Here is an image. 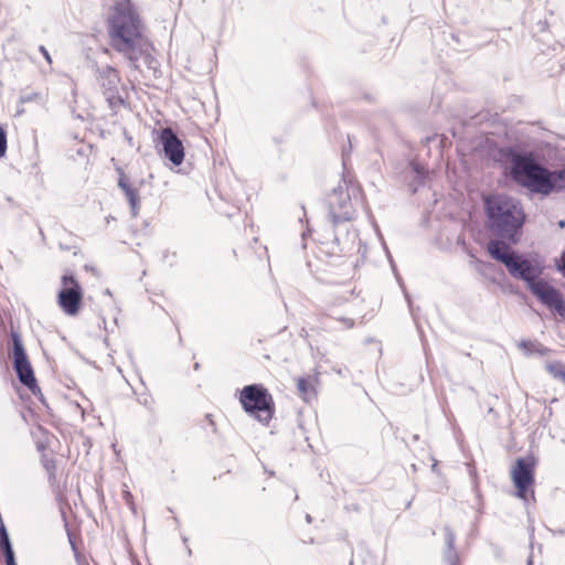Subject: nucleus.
<instances>
[{
	"label": "nucleus",
	"instance_id": "nucleus-1",
	"mask_svg": "<svg viewBox=\"0 0 565 565\" xmlns=\"http://www.w3.org/2000/svg\"><path fill=\"white\" fill-rule=\"evenodd\" d=\"M487 249L493 259L504 264L512 277L523 280L542 305L554 310L558 316L565 317L564 297L557 288L541 278L543 269L539 264L516 255L499 239H491Z\"/></svg>",
	"mask_w": 565,
	"mask_h": 565
},
{
	"label": "nucleus",
	"instance_id": "nucleus-2",
	"mask_svg": "<svg viewBox=\"0 0 565 565\" xmlns=\"http://www.w3.org/2000/svg\"><path fill=\"white\" fill-rule=\"evenodd\" d=\"M111 47L131 63H136L148 50V39L136 8L129 0L116 3L108 19Z\"/></svg>",
	"mask_w": 565,
	"mask_h": 565
},
{
	"label": "nucleus",
	"instance_id": "nucleus-3",
	"mask_svg": "<svg viewBox=\"0 0 565 565\" xmlns=\"http://www.w3.org/2000/svg\"><path fill=\"white\" fill-rule=\"evenodd\" d=\"M511 175L518 184L534 193L548 195L565 190V169L550 171L526 154H512Z\"/></svg>",
	"mask_w": 565,
	"mask_h": 565
},
{
	"label": "nucleus",
	"instance_id": "nucleus-4",
	"mask_svg": "<svg viewBox=\"0 0 565 565\" xmlns=\"http://www.w3.org/2000/svg\"><path fill=\"white\" fill-rule=\"evenodd\" d=\"M489 228L499 237L515 243V234L524 223L520 203L504 194H494L484 200Z\"/></svg>",
	"mask_w": 565,
	"mask_h": 565
},
{
	"label": "nucleus",
	"instance_id": "nucleus-5",
	"mask_svg": "<svg viewBox=\"0 0 565 565\" xmlns=\"http://www.w3.org/2000/svg\"><path fill=\"white\" fill-rule=\"evenodd\" d=\"M239 402L244 411L264 425H267L274 415V399L263 385L252 384L241 391Z\"/></svg>",
	"mask_w": 565,
	"mask_h": 565
},
{
	"label": "nucleus",
	"instance_id": "nucleus-6",
	"mask_svg": "<svg viewBox=\"0 0 565 565\" xmlns=\"http://www.w3.org/2000/svg\"><path fill=\"white\" fill-rule=\"evenodd\" d=\"M535 461L532 457L518 458L511 469V478L516 488V495L522 500H527L530 488L534 483ZM531 494L533 491L531 490Z\"/></svg>",
	"mask_w": 565,
	"mask_h": 565
},
{
	"label": "nucleus",
	"instance_id": "nucleus-7",
	"mask_svg": "<svg viewBox=\"0 0 565 565\" xmlns=\"http://www.w3.org/2000/svg\"><path fill=\"white\" fill-rule=\"evenodd\" d=\"M329 216L333 224L350 221L353 216L351 198L345 185L335 188L328 198Z\"/></svg>",
	"mask_w": 565,
	"mask_h": 565
},
{
	"label": "nucleus",
	"instance_id": "nucleus-8",
	"mask_svg": "<svg viewBox=\"0 0 565 565\" xmlns=\"http://www.w3.org/2000/svg\"><path fill=\"white\" fill-rule=\"evenodd\" d=\"M11 338L13 343V364L18 377L23 385L29 387L31 391H34L36 387V380L26 358L21 338L17 332H12Z\"/></svg>",
	"mask_w": 565,
	"mask_h": 565
},
{
	"label": "nucleus",
	"instance_id": "nucleus-9",
	"mask_svg": "<svg viewBox=\"0 0 565 565\" xmlns=\"http://www.w3.org/2000/svg\"><path fill=\"white\" fill-rule=\"evenodd\" d=\"M96 72L99 87L109 104L121 103L120 89L122 85L118 71L113 66L105 65L98 67Z\"/></svg>",
	"mask_w": 565,
	"mask_h": 565
},
{
	"label": "nucleus",
	"instance_id": "nucleus-10",
	"mask_svg": "<svg viewBox=\"0 0 565 565\" xmlns=\"http://www.w3.org/2000/svg\"><path fill=\"white\" fill-rule=\"evenodd\" d=\"M63 288L58 292V305L68 316H74L79 309L82 300V290L77 281L72 276H63Z\"/></svg>",
	"mask_w": 565,
	"mask_h": 565
},
{
	"label": "nucleus",
	"instance_id": "nucleus-11",
	"mask_svg": "<svg viewBox=\"0 0 565 565\" xmlns=\"http://www.w3.org/2000/svg\"><path fill=\"white\" fill-rule=\"evenodd\" d=\"M166 158L174 166H180L184 159V148L182 141L171 128H163L159 135Z\"/></svg>",
	"mask_w": 565,
	"mask_h": 565
},
{
	"label": "nucleus",
	"instance_id": "nucleus-12",
	"mask_svg": "<svg viewBox=\"0 0 565 565\" xmlns=\"http://www.w3.org/2000/svg\"><path fill=\"white\" fill-rule=\"evenodd\" d=\"M428 178L427 169L418 162H409L405 170V180L412 192L426 183Z\"/></svg>",
	"mask_w": 565,
	"mask_h": 565
},
{
	"label": "nucleus",
	"instance_id": "nucleus-13",
	"mask_svg": "<svg viewBox=\"0 0 565 565\" xmlns=\"http://www.w3.org/2000/svg\"><path fill=\"white\" fill-rule=\"evenodd\" d=\"M118 186L124 191L126 199L129 202L132 216H137L140 206V200L137 190L130 186L125 177L119 178Z\"/></svg>",
	"mask_w": 565,
	"mask_h": 565
},
{
	"label": "nucleus",
	"instance_id": "nucleus-14",
	"mask_svg": "<svg viewBox=\"0 0 565 565\" xmlns=\"http://www.w3.org/2000/svg\"><path fill=\"white\" fill-rule=\"evenodd\" d=\"M445 537H446V545L447 550L445 552V561L448 565H458L459 557L455 550V533L451 531L450 527H445Z\"/></svg>",
	"mask_w": 565,
	"mask_h": 565
},
{
	"label": "nucleus",
	"instance_id": "nucleus-15",
	"mask_svg": "<svg viewBox=\"0 0 565 565\" xmlns=\"http://www.w3.org/2000/svg\"><path fill=\"white\" fill-rule=\"evenodd\" d=\"M297 388H298L299 395L305 401H309L315 396L313 380L311 377L298 379Z\"/></svg>",
	"mask_w": 565,
	"mask_h": 565
},
{
	"label": "nucleus",
	"instance_id": "nucleus-16",
	"mask_svg": "<svg viewBox=\"0 0 565 565\" xmlns=\"http://www.w3.org/2000/svg\"><path fill=\"white\" fill-rule=\"evenodd\" d=\"M518 347L521 350H523L524 353H526V354H531V353L544 354V349L539 343H535L533 341L523 340L518 344Z\"/></svg>",
	"mask_w": 565,
	"mask_h": 565
},
{
	"label": "nucleus",
	"instance_id": "nucleus-17",
	"mask_svg": "<svg viewBox=\"0 0 565 565\" xmlns=\"http://www.w3.org/2000/svg\"><path fill=\"white\" fill-rule=\"evenodd\" d=\"M547 371L553 377L562 380L565 382V366L559 362L550 363L547 366Z\"/></svg>",
	"mask_w": 565,
	"mask_h": 565
},
{
	"label": "nucleus",
	"instance_id": "nucleus-18",
	"mask_svg": "<svg viewBox=\"0 0 565 565\" xmlns=\"http://www.w3.org/2000/svg\"><path fill=\"white\" fill-rule=\"evenodd\" d=\"M0 548L2 550L3 553L6 551H12L8 532L3 525H1L0 527Z\"/></svg>",
	"mask_w": 565,
	"mask_h": 565
},
{
	"label": "nucleus",
	"instance_id": "nucleus-19",
	"mask_svg": "<svg viewBox=\"0 0 565 565\" xmlns=\"http://www.w3.org/2000/svg\"><path fill=\"white\" fill-rule=\"evenodd\" d=\"M7 153V134L6 130L0 126V159Z\"/></svg>",
	"mask_w": 565,
	"mask_h": 565
},
{
	"label": "nucleus",
	"instance_id": "nucleus-20",
	"mask_svg": "<svg viewBox=\"0 0 565 565\" xmlns=\"http://www.w3.org/2000/svg\"><path fill=\"white\" fill-rule=\"evenodd\" d=\"M3 554H4V557H6L7 565H17L15 559H14L13 550L12 551H6Z\"/></svg>",
	"mask_w": 565,
	"mask_h": 565
},
{
	"label": "nucleus",
	"instance_id": "nucleus-21",
	"mask_svg": "<svg viewBox=\"0 0 565 565\" xmlns=\"http://www.w3.org/2000/svg\"><path fill=\"white\" fill-rule=\"evenodd\" d=\"M39 50L42 53L43 57L47 61V63L51 64L52 58H51L49 51L43 45H41Z\"/></svg>",
	"mask_w": 565,
	"mask_h": 565
},
{
	"label": "nucleus",
	"instance_id": "nucleus-22",
	"mask_svg": "<svg viewBox=\"0 0 565 565\" xmlns=\"http://www.w3.org/2000/svg\"><path fill=\"white\" fill-rule=\"evenodd\" d=\"M340 320L344 323L345 328H352V327H353V324H354V322H353V320H352V319L342 318V319H340Z\"/></svg>",
	"mask_w": 565,
	"mask_h": 565
},
{
	"label": "nucleus",
	"instance_id": "nucleus-23",
	"mask_svg": "<svg viewBox=\"0 0 565 565\" xmlns=\"http://www.w3.org/2000/svg\"><path fill=\"white\" fill-rule=\"evenodd\" d=\"M558 225H559V227H564L565 226V222L564 221H559Z\"/></svg>",
	"mask_w": 565,
	"mask_h": 565
},
{
	"label": "nucleus",
	"instance_id": "nucleus-24",
	"mask_svg": "<svg viewBox=\"0 0 565 565\" xmlns=\"http://www.w3.org/2000/svg\"><path fill=\"white\" fill-rule=\"evenodd\" d=\"M306 519L308 522H311V516L309 514H307Z\"/></svg>",
	"mask_w": 565,
	"mask_h": 565
},
{
	"label": "nucleus",
	"instance_id": "nucleus-25",
	"mask_svg": "<svg viewBox=\"0 0 565 565\" xmlns=\"http://www.w3.org/2000/svg\"><path fill=\"white\" fill-rule=\"evenodd\" d=\"M527 565H532V558H529Z\"/></svg>",
	"mask_w": 565,
	"mask_h": 565
}]
</instances>
